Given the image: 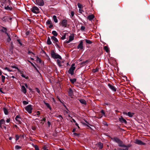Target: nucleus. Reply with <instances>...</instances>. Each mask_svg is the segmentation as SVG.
Segmentation results:
<instances>
[{"label":"nucleus","instance_id":"1","mask_svg":"<svg viewBox=\"0 0 150 150\" xmlns=\"http://www.w3.org/2000/svg\"><path fill=\"white\" fill-rule=\"evenodd\" d=\"M51 57L53 59H62V57L60 56L58 54L56 53L54 50H52L51 52Z\"/></svg>","mask_w":150,"mask_h":150},{"label":"nucleus","instance_id":"2","mask_svg":"<svg viewBox=\"0 0 150 150\" xmlns=\"http://www.w3.org/2000/svg\"><path fill=\"white\" fill-rule=\"evenodd\" d=\"M6 33L7 34V35L8 36V38L6 40V44L7 45H9L10 44L11 46H10V50H11L13 48V46L12 43V42H11L10 43L11 40V38H10V37H9L8 34Z\"/></svg>","mask_w":150,"mask_h":150},{"label":"nucleus","instance_id":"3","mask_svg":"<svg viewBox=\"0 0 150 150\" xmlns=\"http://www.w3.org/2000/svg\"><path fill=\"white\" fill-rule=\"evenodd\" d=\"M75 66V64H74V63L72 64L68 71L69 73L71 75H73L74 74V71L76 68Z\"/></svg>","mask_w":150,"mask_h":150},{"label":"nucleus","instance_id":"4","mask_svg":"<svg viewBox=\"0 0 150 150\" xmlns=\"http://www.w3.org/2000/svg\"><path fill=\"white\" fill-rule=\"evenodd\" d=\"M25 109L29 113L31 114L33 110L32 106L30 105H29L25 107Z\"/></svg>","mask_w":150,"mask_h":150},{"label":"nucleus","instance_id":"5","mask_svg":"<svg viewBox=\"0 0 150 150\" xmlns=\"http://www.w3.org/2000/svg\"><path fill=\"white\" fill-rule=\"evenodd\" d=\"M39 8L36 6H33L31 8V11L35 13H37L39 12Z\"/></svg>","mask_w":150,"mask_h":150},{"label":"nucleus","instance_id":"6","mask_svg":"<svg viewBox=\"0 0 150 150\" xmlns=\"http://www.w3.org/2000/svg\"><path fill=\"white\" fill-rule=\"evenodd\" d=\"M35 4L40 6H43L44 5V1L43 0H36Z\"/></svg>","mask_w":150,"mask_h":150},{"label":"nucleus","instance_id":"7","mask_svg":"<svg viewBox=\"0 0 150 150\" xmlns=\"http://www.w3.org/2000/svg\"><path fill=\"white\" fill-rule=\"evenodd\" d=\"M74 35L73 34H71L70 36H69V40L65 41V42L67 44L69 43L70 42L74 40Z\"/></svg>","mask_w":150,"mask_h":150},{"label":"nucleus","instance_id":"8","mask_svg":"<svg viewBox=\"0 0 150 150\" xmlns=\"http://www.w3.org/2000/svg\"><path fill=\"white\" fill-rule=\"evenodd\" d=\"M118 145L119 146L122 147H129L130 146V145H128L127 146L124 145L122 142L121 140L118 143Z\"/></svg>","mask_w":150,"mask_h":150},{"label":"nucleus","instance_id":"9","mask_svg":"<svg viewBox=\"0 0 150 150\" xmlns=\"http://www.w3.org/2000/svg\"><path fill=\"white\" fill-rule=\"evenodd\" d=\"M108 86L109 88L114 92H116V89L115 87L114 86L110 84H108Z\"/></svg>","mask_w":150,"mask_h":150},{"label":"nucleus","instance_id":"10","mask_svg":"<svg viewBox=\"0 0 150 150\" xmlns=\"http://www.w3.org/2000/svg\"><path fill=\"white\" fill-rule=\"evenodd\" d=\"M77 48L81 50H82L83 49V42L82 40H81L77 46Z\"/></svg>","mask_w":150,"mask_h":150},{"label":"nucleus","instance_id":"11","mask_svg":"<svg viewBox=\"0 0 150 150\" xmlns=\"http://www.w3.org/2000/svg\"><path fill=\"white\" fill-rule=\"evenodd\" d=\"M67 21L66 19L62 20L61 23V25L63 27H66L67 25Z\"/></svg>","mask_w":150,"mask_h":150},{"label":"nucleus","instance_id":"12","mask_svg":"<svg viewBox=\"0 0 150 150\" xmlns=\"http://www.w3.org/2000/svg\"><path fill=\"white\" fill-rule=\"evenodd\" d=\"M135 143L136 144L139 145H144L145 144V143H144L141 140L138 139L136 140Z\"/></svg>","mask_w":150,"mask_h":150},{"label":"nucleus","instance_id":"13","mask_svg":"<svg viewBox=\"0 0 150 150\" xmlns=\"http://www.w3.org/2000/svg\"><path fill=\"white\" fill-rule=\"evenodd\" d=\"M21 119V117L19 115H17L15 117V120L17 123L18 124H21V122L20 120Z\"/></svg>","mask_w":150,"mask_h":150},{"label":"nucleus","instance_id":"14","mask_svg":"<svg viewBox=\"0 0 150 150\" xmlns=\"http://www.w3.org/2000/svg\"><path fill=\"white\" fill-rule=\"evenodd\" d=\"M119 121L122 123H124L125 124H126L127 122L126 120L122 116H121L119 118Z\"/></svg>","mask_w":150,"mask_h":150},{"label":"nucleus","instance_id":"15","mask_svg":"<svg viewBox=\"0 0 150 150\" xmlns=\"http://www.w3.org/2000/svg\"><path fill=\"white\" fill-rule=\"evenodd\" d=\"M68 93L69 95L72 98L73 96V91L71 88H69Z\"/></svg>","mask_w":150,"mask_h":150},{"label":"nucleus","instance_id":"16","mask_svg":"<svg viewBox=\"0 0 150 150\" xmlns=\"http://www.w3.org/2000/svg\"><path fill=\"white\" fill-rule=\"evenodd\" d=\"M51 38L52 40L54 42L57 43L58 42V40L55 36H51Z\"/></svg>","mask_w":150,"mask_h":150},{"label":"nucleus","instance_id":"17","mask_svg":"<svg viewBox=\"0 0 150 150\" xmlns=\"http://www.w3.org/2000/svg\"><path fill=\"white\" fill-rule=\"evenodd\" d=\"M21 89L22 91L25 94L26 92V89L24 86L22 85L21 86Z\"/></svg>","mask_w":150,"mask_h":150},{"label":"nucleus","instance_id":"18","mask_svg":"<svg viewBox=\"0 0 150 150\" xmlns=\"http://www.w3.org/2000/svg\"><path fill=\"white\" fill-rule=\"evenodd\" d=\"M94 17V16L93 14H91L88 16L87 18L90 21H91Z\"/></svg>","mask_w":150,"mask_h":150},{"label":"nucleus","instance_id":"19","mask_svg":"<svg viewBox=\"0 0 150 150\" xmlns=\"http://www.w3.org/2000/svg\"><path fill=\"white\" fill-rule=\"evenodd\" d=\"M5 124V121L4 119H2L0 120V126H2L3 125Z\"/></svg>","mask_w":150,"mask_h":150},{"label":"nucleus","instance_id":"20","mask_svg":"<svg viewBox=\"0 0 150 150\" xmlns=\"http://www.w3.org/2000/svg\"><path fill=\"white\" fill-rule=\"evenodd\" d=\"M125 113L127 115L130 117H132L134 114L133 113H132L130 112H128L127 113Z\"/></svg>","mask_w":150,"mask_h":150},{"label":"nucleus","instance_id":"21","mask_svg":"<svg viewBox=\"0 0 150 150\" xmlns=\"http://www.w3.org/2000/svg\"><path fill=\"white\" fill-rule=\"evenodd\" d=\"M97 145L99 147V149H101L103 147V144L101 142H99L97 144Z\"/></svg>","mask_w":150,"mask_h":150},{"label":"nucleus","instance_id":"22","mask_svg":"<svg viewBox=\"0 0 150 150\" xmlns=\"http://www.w3.org/2000/svg\"><path fill=\"white\" fill-rule=\"evenodd\" d=\"M79 101L82 104H85V105H86V101L83 99H80L79 100Z\"/></svg>","mask_w":150,"mask_h":150},{"label":"nucleus","instance_id":"23","mask_svg":"<svg viewBox=\"0 0 150 150\" xmlns=\"http://www.w3.org/2000/svg\"><path fill=\"white\" fill-rule=\"evenodd\" d=\"M40 114V112L38 111L33 113V115L35 116H39Z\"/></svg>","mask_w":150,"mask_h":150},{"label":"nucleus","instance_id":"24","mask_svg":"<svg viewBox=\"0 0 150 150\" xmlns=\"http://www.w3.org/2000/svg\"><path fill=\"white\" fill-rule=\"evenodd\" d=\"M53 19L55 23H57L58 22V20L57 19V17L56 16L54 15L53 16Z\"/></svg>","mask_w":150,"mask_h":150},{"label":"nucleus","instance_id":"25","mask_svg":"<svg viewBox=\"0 0 150 150\" xmlns=\"http://www.w3.org/2000/svg\"><path fill=\"white\" fill-rule=\"evenodd\" d=\"M114 140L117 144L120 140L117 137H114L113 138Z\"/></svg>","mask_w":150,"mask_h":150},{"label":"nucleus","instance_id":"26","mask_svg":"<svg viewBox=\"0 0 150 150\" xmlns=\"http://www.w3.org/2000/svg\"><path fill=\"white\" fill-rule=\"evenodd\" d=\"M52 34L54 36H57L58 35V33L56 31L53 30L52 32Z\"/></svg>","mask_w":150,"mask_h":150},{"label":"nucleus","instance_id":"27","mask_svg":"<svg viewBox=\"0 0 150 150\" xmlns=\"http://www.w3.org/2000/svg\"><path fill=\"white\" fill-rule=\"evenodd\" d=\"M47 44L48 45H51L52 44V42L51 41L49 37H48L47 41Z\"/></svg>","mask_w":150,"mask_h":150},{"label":"nucleus","instance_id":"28","mask_svg":"<svg viewBox=\"0 0 150 150\" xmlns=\"http://www.w3.org/2000/svg\"><path fill=\"white\" fill-rule=\"evenodd\" d=\"M44 104L46 105V106L48 108L50 109V110L51 109V107L50 106V104L48 103H47L45 102V101H44Z\"/></svg>","mask_w":150,"mask_h":150},{"label":"nucleus","instance_id":"29","mask_svg":"<svg viewBox=\"0 0 150 150\" xmlns=\"http://www.w3.org/2000/svg\"><path fill=\"white\" fill-rule=\"evenodd\" d=\"M48 146L47 145H45L43 147V150H48Z\"/></svg>","mask_w":150,"mask_h":150},{"label":"nucleus","instance_id":"30","mask_svg":"<svg viewBox=\"0 0 150 150\" xmlns=\"http://www.w3.org/2000/svg\"><path fill=\"white\" fill-rule=\"evenodd\" d=\"M57 63L58 65H59V67H61L62 66V65L61 64V62L59 60V59L57 60Z\"/></svg>","mask_w":150,"mask_h":150},{"label":"nucleus","instance_id":"31","mask_svg":"<svg viewBox=\"0 0 150 150\" xmlns=\"http://www.w3.org/2000/svg\"><path fill=\"white\" fill-rule=\"evenodd\" d=\"M5 8L7 10H12V8L8 6H5Z\"/></svg>","mask_w":150,"mask_h":150},{"label":"nucleus","instance_id":"32","mask_svg":"<svg viewBox=\"0 0 150 150\" xmlns=\"http://www.w3.org/2000/svg\"><path fill=\"white\" fill-rule=\"evenodd\" d=\"M1 81L3 83H4L5 82V77L4 75H2L1 76Z\"/></svg>","mask_w":150,"mask_h":150},{"label":"nucleus","instance_id":"33","mask_svg":"<svg viewBox=\"0 0 150 150\" xmlns=\"http://www.w3.org/2000/svg\"><path fill=\"white\" fill-rule=\"evenodd\" d=\"M70 81L71 83H74L76 81V79H70Z\"/></svg>","mask_w":150,"mask_h":150},{"label":"nucleus","instance_id":"34","mask_svg":"<svg viewBox=\"0 0 150 150\" xmlns=\"http://www.w3.org/2000/svg\"><path fill=\"white\" fill-rule=\"evenodd\" d=\"M3 110L4 112L5 115H7L8 113V111L5 108H3Z\"/></svg>","mask_w":150,"mask_h":150},{"label":"nucleus","instance_id":"35","mask_svg":"<svg viewBox=\"0 0 150 150\" xmlns=\"http://www.w3.org/2000/svg\"><path fill=\"white\" fill-rule=\"evenodd\" d=\"M11 67L12 68H14V69H17V70L19 72L20 71V70L18 68L16 67V66L15 65H13V66H11Z\"/></svg>","mask_w":150,"mask_h":150},{"label":"nucleus","instance_id":"36","mask_svg":"<svg viewBox=\"0 0 150 150\" xmlns=\"http://www.w3.org/2000/svg\"><path fill=\"white\" fill-rule=\"evenodd\" d=\"M36 60L38 62H39V63H41V59L38 57H37V59H36Z\"/></svg>","mask_w":150,"mask_h":150},{"label":"nucleus","instance_id":"37","mask_svg":"<svg viewBox=\"0 0 150 150\" xmlns=\"http://www.w3.org/2000/svg\"><path fill=\"white\" fill-rule=\"evenodd\" d=\"M85 41H86V42L87 43L89 44H91L92 43V41L90 40L86 39Z\"/></svg>","mask_w":150,"mask_h":150},{"label":"nucleus","instance_id":"38","mask_svg":"<svg viewBox=\"0 0 150 150\" xmlns=\"http://www.w3.org/2000/svg\"><path fill=\"white\" fill-rule=\"evenodd\" d=\"M52 23V21L50 20H47V21L46 23V24L47 25H50Z\"/></svg>","mask_w":150,"mask_h":150},{"label":"nucleus","instance_id":"39","mask_svg":"<svg viewBox=\"0 0 150 150\" xmlns=\"http://www.w3.org/2000/svg\"><path fill=\"white\" fill-rule=\"evenodd\" d=\"M78 7L79 9H81L83 8L82 6L79 3H78L77 4Z\"/></svg>","mask_w":150,"mask_h":150},{"label":"nucleus","instance_id":"40","mask_svg":"<svg viewBox=\"0 0 150 150\" xmlns=\"http://www.w3.org/2000/svg\"><path fill=\"white\" fill-rule=\"evenodd\" d=\"M104 49L107 52H108L109 51L108 48L107 46H105L104 47Z\"/></svg>","mask_w":150,"mask_h":150},{"label":"nucleus","instance_id":"41","mask_svg":"<svg viewBox=\"0 0 150 150\" xmlns=\"http://www.w3.org/2000/svg\"><path fill=\"white\" fill-rule=\"evenodd\" d=\"M33 147L35 148V150H39L38 147L37 145H34L33 144Z\"/></svg>","mask_w":150,"mask_h":150},{"label":"nucleus","instance_id":"42","mask_svg":"<svg viewBox=\"0 0 150 150\" xmlns=\"http://www.w3.org/2000/svg\"><path fill=\"white\" fill-rule=\"evenodd\" d=\"M100 112L103 114V116L106 117V115L105 114V112L103 110H101L100 111Z\"/></svg>","mask_w":150,"mask_h":150},{"label":"nucleus","instance_id":"43","mask_svg":"<svg viewBox=\"0 0 150 150\" xmlns=\"http://www.w3.org/2000/svg\"><path fill=\"white\" fill-rule=\"evenodd\" d=\"M21 146L18 145L16 146L15 147V148L16 149H21Z\"/></svg>","mask_w":150,"mask_h":150},{"label":"nucleus","instance_id":"44","mask_svg":"<svg viewBox=\"0 0 150 150\" xmlns=\"http://www.w3.org/2000/svg\"><path fill=\"white\" fill-rule=\"evenodd\" d=\"M16 141L18 140L19 138V136L18 134H16L15 136Z\"/></svg>","mask_w":150,"mask_h":150},{"label":"nucleus","instance_id":"45","mask_svg":"<svg viewBox=\"0 0 150 150\" xmlns=\"http://www.w3.org/2000/svg\"><path fill=\"white\" fill-rule=\"evenodd\" d=\"M17 41L18 42L21 46H22V44L21 43V40L20 39H18L17 40Z\"/></svg>","mask_w":150,"mask_h":150},{"label":"nucleus","instance_id":"46","mask_svg":"<svg viewBox=\"0 0 150 150\" xmlns=\"http://www.w3.org/2000/svg\"><path fill=\"white\" fill-rule=\"evenodd\" d=\"M21 76L22 77L25 78L26 79H27L28 78V76L26 77L25 75L23 74H22Z\"/></svg>","mask_w":150,"mask_h":150},{"label":"nucleus","instance_id":"47","mask_svg":"<svg viewBox=\"0 0 150 150\" xmlns=\"http://www.w3.org/2000/svg\"><path fill=\"white\" fill-rule=\"evenodd\" d=\"M4 69L5 70H7V71H12L11 70H10L7 67H6L4 68Z\"/></svg>","mask_w":150,"mask_h":150},{"label":"nucleus","instance_id":"48","mask_svg":"<svg viewBox=\"0 0 150 150\" xmlns=\"http://www.w3.org/2000/svg\"><path fill=\"white\" fill-rule=\"evenodd\" d=\"M85 29V27L84 26H82L81 28V30L82 31H83Z\"/></svg>","mask_w":150,"mask_h":150},{"label":"nucleus","instance_id":"49","mask_svg":"<svg viewBox=\"0 0 150 150\" xmlns=\"http://www.w3.org/2000/svg\"><path fill=\"white\" fill-rule=\"evenodd\" d=\"M23 103L24 105H27L28 103V102L27 101H26L24 100V101H23Z\"/></svg>","mask_w":150,"mask_h":150},{"label":"nucleus","instance_id":"50","mask_svg":"<svg viewBox=\"0 0 150 150\" xmlns=\"http://www.w3.org/2000/svg\"><path fill=\"white\" fill-rule=\"evenodd\" d=\"M0 127H1V128L2 129L4 128L5 129H6V127L5 126V124L3 125V126H2Z\"/></svg>","mask_w":150,"mask_h":150},{"label":"nucleus","instance_id":"51","mask_svg":"<svg viewBox=\"0 0 150 150\" xmlns=\"http://www.w3.org/2000/svg\"><path fill=\"white\" fill-rule=\"evenodd\" d=\"M65 38H66V35L65 34L61 38V39L62 40H64V39H65Z\"/></svg>","mask_w":150,"mask_h":150},{"label":"nucleus","instance_id":"52","mask_svg":"<svg viewBox=\"0 0 150 150\" xmlns=\"http://www.w3.org/2000/svg\"><path fill=\"white\" fill-rule=\"evenodd\" d=\"M57 117L59 118L61 120L62 119V116L61 115H59L58 116H57Z\"/></svg>","mask_w":150,"mask_h":150},{"label":"nucleus","instance_id":"53","mask_svg":"<svg viewBox=\"0 0 150 150\" xmlns=\"http://www.w3.org/2000/svg\"><path fill=\"white\" fill-rule=\"evenodd\" d=\"M49 27L50 28H53V25L52 23L49 26Z\"/></svg>","mask_w":150,"mask_h":150},{"label":"nucleus","instance_id":"54","mask_svg":"<svg viewBox=\"0 0 150 150\" xmlns=\"http://www.w3.org/2000/svg\"><path fill=\"white\" fill-rule=\"evenodd\" d=\"M98 71V69L97 68H96L93 70V72H96Z\"/></svg>","mask_w":150,"mask_h":150},{"label":"nucleus","instance_id":"55","mask_svg":"<svg viewBox=\"0 0 150 150\" xmlns=\"http://www.w3.org/2000/svg\"><path fill=\"white\" fill-rule=\"evenodd\" d=\"M71 16L73 17L74 15V12L73 11H71Z\"/></svg>","mask_w":150,"mask_h":150},{"label":"nucleus","instance_id":"56","mask_svg":"<svg viewBox=\"0 0 150 150\" xmlns=\"http://www.w3.org/2000/svg\"><path fill=\"white\" fill-rule=\"evenodd\" d=\"M35 90H36V91H37V92L39 93H40V91L39 90V89L38 88H35Z\"/></svg>","mask_w":150,"mask_h":150},{"label":"nucleus","instance_id":"57","mask_svg":"<svg viewBox=\"0 0 150 150\" xmlns=\"http://www.w3.org/2000/svg\"><path fill=\"white\" fill-rule=\"evenodd\" d=\"M28 53L31 55H32V54H34L32 52L30 51H29L28 52Z\"/></svg>","mask_w":150,"mask_h":150},{"label":"nucleus","instance_id":"58","mask_svg":"<svg viewBox=\"0 0 150 150\" xmlns=\"http://www.w3.org/2000/svg\"><path fill=\"white\" fill-rule=\"evenodd\" d=\"M128 147H126V148L125 149H121V150H128Z\"/></svg>","mask_w":150,"mask_h":150},{"label":"nucleus","instance_id":"59","mask_svg":"<svg viewBox=\"0 0 150 150\" xmlns=\"http://www.w3.org/2000/svg\"><path fill=\"white\" fill-rule=\"evenodd\" d=\"M4 30H3V32H6V29L4 27H3Z\"/></svg>","mask_w":150,"mask_h":150},{"label":"nucleus","instance_id":"60","mask_svg":"<svg viewBox=\"0 0 150 150\" xmlns=\"http://www.w3.org/2000/svg\"><path fill=\"white\" fill-rule=\"evenodd\" d=\"M10 121V120L9 119H7V120H6V122H7V123H9V122Z\"/></svg>","mask_w":150,"mask_h":150},{"label":"nucleus","instance_id":"61","mask_svg":"<svg viewBox=\"0 0 150 150\" xmlns=\"http://www.w3.org/2000/svg\"><path fill=\"white\" fill-rule=\"evenodd\" d=\"M87 62V61L83 62L82 63V64H85L86 62Z\"/></svg>","mask_w":150,"mask_h":150},{"label":"nucleus","instance_id":"62","mask_svg":"<svg viewBox=\"0 0 150 150\" xmlns=\"http://www.w3.org/2000/svg\"><path fill=\"white\" fill-rule=\"evenodd\" d=\"M42 120V121H46V118H44Z\"/></svg>","mask_w":150,"mask_h":150},{"label":"nucleus","instance_id":"63","mask_svg":"<svg viewBox=\"0 0 150 150\" xmlns=\"http://www.w3.org/2000/svg\"><path fill=\"white\" fill-rule=\"evenodd\" d=\"M79 11H80V12L81 13H82V12L83 11L81 9H79Z\"/></svg>","mask_w":150,"mask_h":150},{"label":"nucleus","instance_id":"64","mask_svg":"<svg viewBox=\"0 0 150 150\" xmlns=\"http://www.w3.org/2000/svg\"><path fill=\"white\" fill-rule=\"evenodd\" d=\"M25 86L27 88H28V85L27 84H26V83H25Z\"/></svg>","mask_w":150,"mask_h":150}]
</instances>
